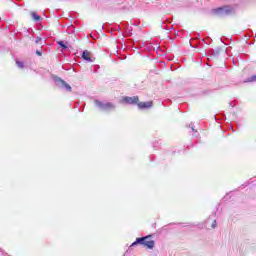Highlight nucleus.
Returning <instances> with one entry per match:
<instances>
[{
    "instance_id": "1",
    "label": "nucleus",
    "mask_w": 256,
    "mask_h": 256,
    "mask_svg": "<svg viewBox=\"0 0 256 256\" xmlns=\"http://www.w3.org/2000/svg\"><path fill=\"white\" fill-rule=\"evenodd\" d=\"M123 103H127L128 105H138L139 109H149L152 107L153 102H139V96L129 97L126 96L122 98Z\"/></svg>"
},
{
    "instance_id": "2",
    "label": "nucleus",
    "mask_w": 256,
    "mask_h": 256,
    "mask_svg": "<svg viewBox=\"0 0 256 256\" xmlns=\"http://www.w3.org/2000/svg\"><path fill=\"white\" fill-rule=\"evenodd\" d=\"M135 245H143L146 249H153L155 247V240H152L151 236L136 238L131 247H135Z\"/></svg>"
},
{
    "instance_id": "3",
    "label": "nucleus",
    "mask_w": 256,
    "mask_h": 256,
    "mask_svg": "<svg viewBox=\"0 0 256 256\" xmlns=\"http://www.w3.org/2000/svg\"><path fill=\"white\" fill-rule=\"evenodd\" d=\"M94 103H95V105H97V107H100L104 111H113L115 109V104H113L111 102H107V103L103 104V102H101L99 100H95Z\"/></svg>"
},
{
    "instance_id": "4",
    "label": "nucleus",
    "mask_w": 256,
    "mask_h": 256,
    "mask_svg": "<svg viewBox=\"0 0 256 256\" xmlns=\"http://www.w3.org/2000/svg\"><path fill=\"white\" fill-rule=\"evenodd\" d=\"M215 15H229L231 13V7L223 6L212 10Z\"/></svg>"
},
{
    "instance_id": "5",
    "label": "nucleus",
    "mask_w": 256,
    "mask_h": 256,
    "mask_svg": "<svg viewBox=\"0 0 256 256\" xmlns=\"http://www.w3.org/2000/svg\"><path fill=\"white\" fill-rule=\"evenodd\" d=\"M82 58H84L85 61H93V59H91V52L88 50H84L82 53Z\"/></svg>"
},
{
    "instance_id": "6",
    "label": "nucleus",
    "mask_w": 256,
    "mask_h": 256,
    "mask_svg": "<svg viewBox=\"0 0 256 256\" xmlns=\"http://www.w3.org/2000/svg\"><path fill=\"white\" fill-rule=\"evenodd\" d=\"M31 17L34 21H41V16H39L36 12H31Z\"/></svg>"
},
{
    "instance_id": "7",
    "label": "nucleus",
    "mask_w": 256,
    "mask_h": 256,
    "mask_svg": "<svg viewBox=\"0 0 256 256\" xmlns=\"http://www.w3.org/2000/svg\"><path fill=\"white\" fill-rule=\"evenodd\" d=\"M256 81V75H253L252 77L246 79L244 83H253Z\"/></svg>"
},
{
    "instance_id": "8",
    "label": "nucleus",
    "mask_w": 256,
    "mask_h": 256,
    "mask_svg": "<svg viewBox=\"0 0 256 256\" xmlns=\"http://www.w3.org/2000/svg\"><path fill=\"white\" fill-rule=\"evenodd\" d=\"M61 84L67 89V91H71V86L67 84L65 80H61Z\"/></svg>"
},
{
    "instance_id": "9",
    "label": "nucleus",
    "mask_w": 256,
    "mask_h": 256,
    "mask_svg": "<svg viewBox=\"0 0 256 256\" xmlns=\"http://www.w3.org/2000/svg\"><path fill=\"white\" fill-rule=\"evenodd\" d=\"M58 45H59L60 47H62V49H67V45H65V42H63V41H59V42H58Z\"/></svg>"
},
{
    "instance_id": "10",
    "label": "nucleus",
    "mask_w": 256,
    "mask_h": 256,
    "mask_svg": "<svg viewBox=\"0 0 256 256\" xmlns=\"http://www.w3.org/2000/svg\"><path fill=\"white\" fill-rule=\"evenodd\" d=\"M36 55H38V57H41L43 55V52H41V50H36Z\"/></svg>"
},
{
    "instance_id": "11",
    "label": "nucleus",
    "mask_w": 256,
    "mask_h": 256,
    "mask_svg": "<svg viewBox=\"0 0 256 256\" xmlns=\"http://www.w3.org/2000/svg\"><path fill=\"white\" fill-rule=\"evenodd\" d=\"M217 227V221L214 220L213 223H212V229H215Z\"/></svg>"
},
{
    "instance_id": "12",
    "label": "nucleus",
    "mask_w": 256,
    "mask_h": 256,
    "mask_svg": "<svg viewBox=\"0 0 256 256\" xmlns=\"http://www.w3.org/2000/svg\"><path fill=\"white\" fill-rule=\"evenodd\" d=\"M18 67L23 68V62H17Z\"/></svg>"
},
{
    "instance_id": "13",
    "label": "nucleus",
    "mask_w": 256,
    "mask_h": 256,
    "mask_svg": "<svg viewBox=\"0 0 256 256\" xmlns=\"http://www.w3.org/2000/svg\"><path fill=\"white\" fill-rule=\"evenodd\" d=\"M39 42H41V37L36 38V43H39Z\"/></svg>"
}]
</instances>
